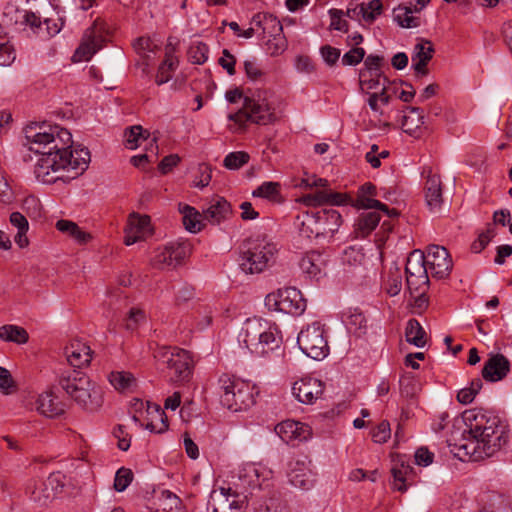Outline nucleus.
Wrapping results in <instances>:
<instances>
[{"label": "nucleus", "instance_id": "9d476101", "mask_svg": "<svg viewBox=\"0 0 512 512\" xmlns=\"http://www.w3.org/2000/svg\"><path fill=\"white\" fill-rule=\"evenodd\" d=\"M265 306L270 311L300 316L306 309V300L298 289L287 287L269 293L265 297Z\"/></svg>", "mask_w": 512, "mask_h": 512}, {"label": "nucleus", "instance_id": "39448f33", "mask_svg": "<svg viewBox=\"0 0 512 512\" xmlns=\"http://www.w3.org/2000/svg\"><path fill=\"white\" fill-rule=\"evenodd\" d=\"M218 394L221 404L233 412L246 410L255 403L250 383L228 374L219 377Z\"/></svg>", "mask_w": 512, "mask_h": 512}, {"label": "nucleus", "instance_id": "774afa93", "mask_svg": "<svg viewBox=\"0 0 512 512\" xmlns=\"http://www.w3.org/2000/svg\"><path fill=\"white\" fill-rule=\"evenodd\" d=\"M16 58V52L10 40L0 47V65L9 66L14 62Z\"/></svg>", "mask_w": 512, "mask_h": 512}, {"label": "nucleus", "instance_id": "c85d7f7f", "mask_svg": "<svg viewBox=\"0 0 512 512\" xmlns=\"http://www.w3.org/2000/svg\"><path fill=\"white\" fill-rule=\"evenodd\" d=\"M231 214L230 203L223 197H215L203 212V218L212 224H219Z\"/></svg>", "mask_w": 512, "mask_h": 512}, {"label": "nucleus", "instance_id": "dca6fc26", "mask_svg": "<svg viewBox=\"0 0 512 512\" xmlns=\"http://www.w3.org/2000/svg\"><path fill=\"white\" fill-rule=\"evenodd\" d=\"M433 277L443 279L447 277L452 270V259L448 250L443 246L430 245L425 255Z\"/></svg>", "mask_w": 512, "mask_h": 512}, {"label": "nucleus", "instance_id": "473e14b6", "mask_svg": "<svg viewBox=\"0 0 512 512\" xmlns=\"http://www.w3.org/2000/svg\"><path fill=\"white\" fill-rule=\"evenodd\" d=\"M9 221L13 227L17 229V233L14 237L15 243L20 248H25L29 245V239L27 232L29 230V223L26 217L20 212H13L10 214Z\"/></svg>", "mask_w": 512, "mask_h": 512}, {"label": "nucleus", "instance_id": "79ce46f5", "mask_svg": "<svg viewBox=\"0 0 512 512\" xmlns=\"http://www.w3.org/2000/svg\"><path fill=\"white\" fill-rule=\"evenodd\" d=\"M0 339L3 341L24 344L28 341L27 331L16 325H3L0 327Z\"/></svg>", "mask_w": 512, "mask_h": 512}, {"label": "nucleus", "instance_id": "6e6d98bb", "mask_svg": "<svg viewBox=\"0 0 512 512\" xmlns=\"http://www.w3.org/2000/svg\"><path fill=\"white\" fill-rule=\"evenodd\" d=\"M146 320L145 312L139 307H132L125 321L127 330L134 331Z\"/></svg>", "mask_w": 512, "mask_h": 512}, {"label": "nucleus", "instance_id": "412c9836", "mask_svg": "<svg viewBox=\"0 0 512 512\" xmlns=\"http://www.w3.org/2000/svg\"><path fill=\"white\" fill-rule=\"evenodd\" d=\"M151 234L150 217L147 215L132 214L125 229L124 242L130 246L144 240Z\"/></svg>", "mask_w": 512, "mask_h": 512}, {"label": "nucleus", "instance_id": "f704fd0d", "mask_svg": "<svg viewBox=\"0 0 512 512\" xmlns=\"http://www.w3.org/2000/svg\"><path fill=\"white\" fill-rule=\"evenodd\" d=\"M178 59L175 55H172V52L168 50L165 53V58L160 64L157 74L155 76V82L157 85H162L167 83L173 76V73L178 67Z\"/></svg>", "mask_w": 512, "mask_h": 512}, {"label": "nucleus", "instance_id": "603ef678", "mask_svg": "<svg viewBox=\"0 0 512 512\" xmlns=\"http://www.w3.org/2000/svg\"><path fill=\"white\" fill-rule=\"evenodd\" d=\"M412 468L409 465H405L402 463L400 466H394L392 468L393 475V486L396 490L400 492H405L407 490V485L405 482L407 481V477L409 473H411Z\"/></svg>", "mask_w": 512, "mask_h": 512}, {"label": "nucleus", "instance_id": "6e6552de", "mask_svg": "<svg viewBox=\"0 0 512 512\" xmlns=\"http://www.w3.org/2000/svg\"><path fill=\"white\" fill-rule=\"evenodd\" d=\"M154 358L168 369L170 380L182 383L189 380L192 374V359L188 351L176 347H159L154 352Z\"/></svg>", "mask_w": 512, "mask_h": 512}, {"label": "nucleus", "instance_id": "e433bc0d", "mask_svg": "<svg viewBox=\"0 0 512 512\" xmlns=\"http://www.w3.org/2000/svg\"><path fill=\"white\" fill-rule=\"evenodd\" d=\"M108 379L111 385L120 392L129 391L136 386V379L130 372L114 371L110 373Z\"/></svg>", "mask_w": 512, "mask_h": 512}, {"label": "nucleus", "instance_id": "680f3d73", "mask_svg": "<svg viewBox=\"0 0 512 512\" xmlns=\"http://www.w3.org/2000/svg\"><path fill=\"white\" fill-rule=\"evenodd\" d=\"M363 7L365 9L364 21L369 23L373 22L383 9L381 0H372L368 3L363 2Z\"/></svg>", "mask_w": 512, "mask_h": 512}, {"label": "nucleus", "instance_id": "2f4dec72", "mask_svg": "<svg viewBox=\"0 0 512 512\" xmlns=\"http://www.w3.org/2000/svg\"><path fill=\"white\" fill-rule=\"evenodd\" d=\"M427 333L418 320L409 319L405 327L406 341L417 348H423L427 343Z\"/></svg>", "mask_w": 512, "mask_h": 512}, {"label": "nucleus", "instance_id": "aec40b11", "mask_svg": "<svg viewBox=\"0 0 512 512\" xmlns=\"http://www.w3.org/2000/svg\"><path fill=\"white\" fill-rule=\"evenodd\" d=\"M323 383L316 378H302L292 386L295 398L304 404H313L323 393Z\"/></svg>", "mask_w": 512, "mask_h": 512}, {"label": "nucleus", "instance_id": "f257e3e1", "mask_svg": "<svg viewBox=\"0 0 512 512\" xmlns=\"http://www.w3.org/2000/svg\"><path fill=\"white\" fill-rule=\"evenodd\" d=\"M29 150L39 157L34 174L42 183L69 182L82 175L91 160L88 148L73 146L71 133L58 125L36 124L25 131Z\"/></svg>", "mask_w": 512, "mask_h": 512}, {"label": "nucleus", "instance_id": "2eb2a0df", "mask_svg": "<svg viewBox=\"0 0 512 512\" xmlns=\"http://www.w3.org/2000/svg\"><path fill=\"white\" fill-rule=\"evenodd\" d=\"M244 501L231 488L213 490L208 502L210 512H243Z\"/></svg>", "mask_w": 512, "mask_h": 512}, {"label": "nucleus", "instance_id": "ea45409f", "mask_svg": "<svg viewBox=\"0 0 512 512\" xmlns=\"http://www.w3.org/2000/svg\"><path fill=\"white\" fill-rule=\"evenodd\" d=\"M134 47L138 54H140L141 57L143 58L145 65L143 71L146 72L147 68L150 65V62L153 60L151 54H155V51L158 46L149 37H140L134 42Z\"/></svg>", "mask_w": 512, "mask_h": 512}, {"label": "nucleus", "instance_id": "bf43d9fd", "mask_svg": "<svg viewBox=\"0 0 512 512\" xmlns=\"http://www.w3.org/2000/svg\"><path fill=\"white\" fill-rule=\"evenodd\" d=\"M133 473L130 469L120 468L115 475L114 488L118 492L124 491L132 482Z\"/></svg>", "mask_w": 512, "mask_h": 512}, {"label": "nucleus", "instance_id": "f3484780", "mask_svg": "<svg viewBox=\"0 0 512 512\" xmlns=\"http://www.w3.org/2000/svg\"><path fill=\"white\" fill-rule=\"evenodd\" d=\"M272 472L265 467L248 463L239 470L238 478L244 488L252 490L269 487V480Z\"/></svg>", "mask_w": 512, "mask_h": 512}, {"label": "nucleus", "instance_id": "f8f14e48", "mask_svg": "<svg viewBox=\"0 0 512 512\" xmlns=\"http://www.w3.org/2000/svg\"><path fill=\"white\" fill-rule=\"evenodd\" d=\"M190 251L191 247L187 242H170L154 251L151 265L159 270L175 268L183 263Z\"/></svg>", "mask_w": 512, "mask_h": 512}, {"label": "nucleus", "instance_id": "ddd939ff", "mask_svg": "<svg viewBox=\"0 0 512 512\" xmlns=\"http://www.w3.org/2000/svg\"><path fill=\"white\" fill-rule=\"evenodd\" d=\"M63 484L60 474H52L47 481H33L27 486V493L35 503L46 506L53 500L58 492H61Z\"/></svg>", "mask_w": 512, "mask_h": 512}, {"label": "nucleus", "instance_id": "864d4df0", "mask_svg": "<svg viewBox=\"0 0 512 512\" xmlns=\"http://www.w3.org/2000/svg\"><path fill=\"white\" fill-rule=\"evenodd\" d=\"M125 146L128 149L134 150L139 147L141 141L146 140L144 136V130L141 126L136 125L126 129L125 134Z\"/></svg>", "mask_w": 512, "mask_h": 512}, {"label": "nucleus", "instance_id": "a878e982", "mask_svg": "<svg viewBox=\"0 0 512 512\" xmlns=\"http://www.w3.org/2000/svg\"><path fill=\"white\" fill-rule=\"evenodd\" d=\"M299 267L308 277L319 279L325 275L326 261L321 253L313 251L301 258Z\"/></svg>", "mask_w": 512, "mask_h": 512}, {"label": "nucleus", "instance_id": "8fccbe9b", "mask_svg": "<svg viewBox=\"0 0 512 512\" xmlns=\"http://www.w3.org/2000/svg\"><path fill=\"white\" fill-rule=\"evenodd\" d=\"M208 54V46L201 41L192 42L188 49V58L193 64H204L208 59Z\"/></svg>", "mask_w": 512, "mask_h": 512}, {"label": "nucleus", "instance_id": "0e129e2a", "mask_svg": "<svg viewBox=\"0 0 512 512\" xmlns=\"http://www.w3.org/2000/svg\"><path fill=\"white\" fill-rule=\"evenodd\" d=\"M363 60L364 68L361 71H368L375 75H380V73H382L381 66L384 61L382 56L370 54Z\"/></svg>", "mask_w": 512, "mask_h": 512}, {"label": "nucleus", "instance_id": "09e8293b", "mask_svg": "<svg viewBox=\"0 0 512 512\" xmlns=\"http://www.w3.org/2000/svg\"><path fill=\"white\" fill-rule=\"evenodd\" d=\"M15 22L22 25L29 26L33 31L41 28V16L30 10H15Z\"/></svg>", "mask_w": 512, "mask_h": 512}, {"label": "nucleus", "instance_id": "052dcab7", "mask_svg": "<svg viewBox=\"0 0 512 512\" xmlns=\"http://www.w3.org/2000/svg\"><path fill=\"white\" fill-rule=\"evenodd\" d=\"M299 201L307 207H311L312 209H317L318 206H321L326 203V191H318L313 194L303 195Z\"/></svg>", "mask_w": 512, "mask_h": 512}, {"label": "nucleus", "instance_id": "e2e57ef3", "mask_svg": "<svg viewBox=\"0 0 512 512\" xmlns=\"http://www.w3.org/2000/svg\"><path fill=\"white\" fill-rule=\"evenodd\" d=\"M365 54L366 52L363 48H352L343 55L342 64L346 66H355L363 61Z\"/></svg>", "mask_w": 512, "mask_h": 512}, {"label": "nucleus", "instance_id": "c756f323", "mask_svg": "<svg viewBox=\"0 0 512 512\" xmlns=\"http://www.w3.org/2000/svg\"><path fill=\"white\" fill-rule=\"evenodd\" d=\"M252 23L260 27L268 39L282 34L281 22L272 14L257 13L252 18Z\"/></svg>", "mask_w": 512, "mask_h": 512}, {"label": "nucleus", "instance_id": "b1692460", "mask_svg": "<svg viewBox=\"0 0 512 512\" xmlns=\"http://www.w3.org/2000/svg\"><path fill=\"white\" fill-rule=\"evenodd\" d=\"M318 224L316 209L300 212L294 221V225L298 229L299 235L307 239L320 237L321 229Z\"/></svg>", "mask_w": 512, "mask_h": 512}, {"label": "nucleus", "instance_id": "4468645a", "mask_svg": "<svg viewBox=\"0 0 512 512\" xmlns=\"http://www.w3.org/2000/svg\"><path fill=\"white\" fill-rule=\"evenodd\" d=\"M287 476L291 485L302 490L311 489L316 481L312 462L307 457L292 460L289 463Z\"/></svg>", "mask_w": 512, "mask_h": 512}, {"label": "nucleus", "instance_id": "13d9d810", "mask_svg": "<svg viewBox=\"0 0 512 512\" xmlns=\"http://www.w3.org/2000/svg\"><path fill=\"white\" fill-rule=\"evenodd\" d=\"M496 231L493 225H488L486 231L482 232L478 239L471 245V250L474 253H480L488 243L495 237Z\"/></svg>", "mask_w": 512, "mask_h": 512}, {"label": "nucleus", "instance_id": "423d86ee", "mask_svg": "<svg viewBox=\"0 0 512 512\" xmlns=\"http://www.w3.org/2000/svg\"><path fill=\"white\" fill-rule=\"evenodd\" d=\"M277 245L262 238L253 240L242 253L240 268L246 274H258L267 269L276 259Z\"/></svg>", "mask_w": 512, "mask_h": 512}, {"label": "nucleus", "instance_id": "cd10ccee", "mask_svg": "<svg viewBox=\"0 0 512 512\" xmlns=\"http://www.w3.org/2000/svg\"><path fill=\"white\" fill-rule=\"evenodd\" d=\"M36 409L46 417L54 418L64 412V406L58 397L50 392L40 394L36 401Z\"/></svg>", "mask_w": 512, "mask_h": 512}, {"label": "nucleus", "instance_id": "69168bd1", "mask_svg": "<svg viewBox=\"0 0 512 512\" xmlns=\"http://www.w3.org/2000/svg\"><path fill=\"white\" fill-rule=\"evenodd\" d=\"M329 15L331 18V23H330L331 29H334L337 31H342V32L348 31V24L345 20L342 19L343 15H344V12L342 10L330 9Z\"/></svg>", "mask_w": 512, "mask_h": 512}, {"label": "nucleus", "instance_id": "0eeeda50", "mask_svg": "<svg viewBox=\"0 0 512 512\" xmlns=\"http://www.w3.org/2000/svg\"><path fill=\"white\" fill-rule=\"evenodd\" d=\"M275 113L266 97L260 93L246 96L243 107L236 113L229 114L228 119L235 122L240 127H244L247 122L258 125H267L275 120Z\"/></svg>", "mask_w": 512, "mask_h": 512}, {"label": "nucleus", "instance_id": "7ed1b4c3", "mask_svg": "<svg viewBox=\"0 0 512 512\" xmlns=\"http://www.w3.org/2000/svg\"><path fill=\"white\" fill-rule=\"evenodd\" d=\"M59 385L76 405L88 413L99 411L103 405V390L80 370L62 373Z\"/></svg>", "mask_w": 512, "mask_h": 512}, {"label": "nucleus", "instance_id": "c03bdc74", "mask_svg": "<svg viewBox=\"0 0 512 512\" xmlns=\"http://www.w3.org/2000/svg\"><path fill=\"white\" fill-rule=\"evenodd\" d=\"M359 81L361 88L366 90H378L389 82L383 73L375 75L368 71H360Z\"/></svg>", "mask_w": 512, "mask_h": 512}, {"label": "nucleus", "instance_id": "3c124183", "mask_svg": "<svg viewBox=\"0 0 512 512\" xmlns=\"http://www.w3.org/2000/svg\"><path fill=\"white\" fill-rule=\"evenodd\" d=\"M483 383L480 378L471 381L469 387L461 389L457 394V400L462 404H470L482 389Z\"/></svg>", "mask_w": 512, "mask_h": 512}, {"label": "nucleus", "instance_id": "f03ea898", "mask_svg": "<svg viewBox=\"0 0 512 512\" xmlns=\"http://www.w3.org/2000/svg\"><path fill=\"white\" fill-rule=\"evenodd\" d=\"M453 428L457 431H452L447 442L459 458L468 456L472 461L483 460L495 455L509 441L507 424L484 409L466 410Z\"/></svg>", "mask_w": 512, "mask_h": 512}, {"label": "nucleus", "instance_id": "6ab92c4d", "mask_svg": "<svg viewBox=\"0 0 512 512\" xmlns=\"http://www.w3.org/2000/svg\"><path fill=\"white\" fill-rule=\"evenodd\" d=\"M510 371V361L501 353H490L482 369L484 380L495 383L503 380Z\"/></svg>", "mask_w": 512, "mask_h": 512}, {"label": "nucleus", "instance_id": "5fc2aeb1", "mask_svg": "<svg viewBox=\"0 0 512 512\" xmlns=\"http://www.w3.org/2000/svg\"><path fill=\"white\" fill-rule=\"evenodd\" d=\"M406 282L411 293H425L429 277L428 274H406Z\"/></svg>", "mask_w": 512, "mask_h": 512}, {"label": "nucleus", "instance_id": "393cba45", "mask_svg": "<svg viewBox=\"0 0 512 512\" xmlns=\"http://www.w3.org/2000/svg\"><path fill=\"white\" fill-rule=\"evenodd\" d=\"M65 356L72 367L82 368L90 363L92 350L86 343L75 340L66 346Z\"/></svg>", "mask_w": 512, "mask_h": 512}, {"label": "nucleus", "instance_id": "a18cd8bd", "mask_svg": "<svg viewBox=\"0 0 512 512\" xmlns=\"http://www.w3.org/2000/svg\"><path fill=\"white\" fill-rule=\"evenodd\" d=\"M483 507L480 512H502L508 504L506 499L497 493H488L482 498Z\"/></svg>", "mask_w": 512, "mask_h": 512}, {"label": "nucleus", "instance_id": "5701e85b", "mask_svg": "<svg viewBox=\"0 0 512 512\" xmlns=\"http://www.w3.org/2000/svg\"><path fill=\"white\" fill-rule=\"evenodd\" d=\"M424 190L429 210L433 213L439 212L443 204L442 182L438 175L432 174L431 170H429Z\"/></svg>", "mask_w": 512, "mask_h": 512}, {"label": "nucleus", "instance_id": "4be33fe9", "mask_svg": "<svg viewBox=\"0 0 512 512\" xmlns=\"http://www.w3.org/2000/svg\"><path fill=\"white\" fill-rule=\"evenodd\" d=\"M434 47L431 41L421 39L413 49L412 53V68L417 75H426L428 73L427 65L433 57Z\"/></svg>", "mask_w": 512, "mask_h": 512}, {"label": "nucleus", "instance_id": "4d7b16f0", "mask_svg": "<svg viewBox=\"0 0 512 512\" xmlns=\"http://www.w3.org/2000/svg\"><path fill=\"white\" fill-rule=\"evenodd\" d=\"M249 161V155L246 152H231L224 158V166L228 169H239Z\"/></svg>", "mask_w": 512, "mask_h": 512}, {"label": "nucleus", "instance_id": "bb28decb", "mask_svg": "<svg viewBox=\"0 0 512 512\" xmlns=\"http://www.w3.org/2000/svg\"><path fill=\"white\" fill-rule=\"evenodd\" d=\"M316 215L318 217V225L321 229L320 237L330 235L332 236L338 231L342 217L339 211L336 209H316Z\"/></svg>", "mask_w": 512, "mask_h": 512}, {"label": "nucleus", "instance_id": "37998d69", "mask_svg": "<svg viewBox=\"0 0 512 512\" xmlns=\"http://www.w3.org/2000/svg\"><path fill=\"white\" fill-rule=\"evenodd\" d=\"M55 227L58 231L73 237L78 243H85L90 238L89 234L82 231L79 226L71 220H58Z\"/></svg>", "mask_w": 512, "mask_h": 512}, {"label": "nucleus", "instance_id": "1a4fd4ad", "mask_svg": "<svg viewBox=\"0 0 512 512\" xmlns=\"http://www.w3.org/2000/svg\"><path fill=\"white\" fill-rule=\"evenodd\" d=\"M297 344L301 351L314 360H322L329 354V345L320 322H313L303 328L297 337Z\"/></svg>", "mask_w": 512, "mask_h": 512}, {"label": "nucleus", "instance_id": "72a5a7b5", "mask_svg": "<svg viewBox=\"0 0 512 512\" xmlns=\"http://www.w3.org/2000/svg\"><path fill=\"white\" fill-rule=\"evenodd\" d=\"M380 218L376 211L362 213L355 224L356 236L364 238L369 235L377 227Z\"/></svg>", "mask_w": 512, "mask_h": 512}, {"label": "nucleus", "instance_id": "c9c22d12", "mask_svg": "<svg viewBox=\"0 0 512 512\" xmlns=\"http://www.w3.org/2000/svg\"><path fill=\"white\" fill-rule=\"evenodd\" d=\"M179 211L183 215V224L188 231L196 233L202 229L203 214L186 204H180Z\"/></svg>", "mask_w": 512, "mask_h": 512}, {"label": "nucleus", "instance_id": "4c0bfd02", "mask_svg": "<svg viewBox=\"0 0 512 512\" xmlns=\"http://www.w3.org/2000/svg\"><path fill=\"white\" fill-rule=\"evenodd\" d=\"M393 19L403 28H415L420 25L419 17L413 16V9L407 6L394 8Z\"/></svg>", "mask_w": 512, "mask_h": 512}, {"label": "nucleus", "instance_id": "58836bf2", "mask_svg": "<svg viewBox=\"0 0 512 512\" xmlns=\"http://www.w3.org/2000/svg\"><path fill=\"white\" fill-rule=\"evenodd\" d=\"M425 255L420 250H414L407 258L406 274H428Z\"/></svg>", "mask_w": 512, "mask_h": 512}, {"label": "nucleus", "instance_id": "20e7f679", "mask_svg": "<svg viewBox=\"0 0 512 512\" xmlns=\"http://www.w3.org/2000/svg\"><path fill=\"white\" fill-rule=\"evenodd\" d=\"M239 340L252 354L264 357L280 348L282 334L275 323L254 317L244 322Z\"/></svg>", "mask_w": 512, "mask_h": 512}, {"label": "nucleus", "instance_id": "338daca9", "mask_svg": "<svg viewBox=\"0 0 512 512\" xmlns=\"http://www.w3.org/2000/svg\"><path fill=\"white\" fill-rule=\"evenodd\" d=\"M391 435L390 424L382 421L372 432V439L375 443H385Z\"/></svg>", "mask_w": 512, "mask_h": 512}, {"label": "nucleus", "instance_id": "a19ab883", "mask_svg": "<svg viewBox=\"0 0 512 512\" xmlns=\"http://www.w3.org/2000/svg\"><path fill=\"white\" fill-rule=\"evenodd\" d=\"M424 124L423 112L420 108L411 107L409 113L403 117L402 129L405 133L413 135Z\"/></svg>", "mask_w": 512, "mask_h": 512}, {"label": "nucleus", "instance_id": "a211bd4d", "mask_svg": "<svg viewBox=\"0 0 512 512\" xmlns=\"http://www.w3.org/2000/svg\"><path fill=\"white\" fill-rule=\"evenodd\" d=\"M275 432L284 442L292 445L294 442L306 441L312 435L309 425L294 420H285L277 424Z\"/></svg>", "mask_w": 512, "mask_h": 512}, {"label": "nucleus", "instance_id": "de8ad7c7", "mask_svg": "<svg viewBox=\"0 0 512 512\" xmlns=\"http://www.w3.org/2000/svg\"><path fill=\"white\" fill-rule=\"evenodd\" d=\"M252 195L270 201H278L280 199V184L278 182H264L252 192Z\"/></svg>", "mask_w": 512, "mask_h": 512}, {"label": "nucleus", "instance_id": "49530a36", "mask_svg": "<svg viewBox=\"0 0 512 512\" xmlns=\"http://www.w3.org/2000/svg\"><path fill=\"white\" fill-rule=\"evenodd\" d=\"M356 206L362 209H375L385 212L389 217L394 218L398 216L395 209H389L388 206L379 200L373 199L369 196H358Z\"/></svg>", "mask_w": 512, "mask_h": 512}, {"label": "nucleus", "instance_id": "9b49d317", "mask_svg": "<svg viewBox=\"0 0 512 512\" xmlns=\"http://www.w3.org/2000/svg\"><path fill=\"white\" fill-rule=\"evenodd\" d=\"M108 30L104 21L96 19L89 27L82 38L79 47L73 55L74 62L88 61L100 50L107 40Z\"/></svg>", "mask_w": 512, "mask_h": 512}, {"label": "nucleus", "instance_id": "7c9ffc66", "mask_svg": "<svg viewBox=\"0 0 512 512\" xmlns=\"http://www.w3.org/2000/svg\"><path fill=\"white\" fill-rule=\"evenodd\" d=\"M153 505V512H186L180 498L168 490L161 491Z\"/></svg>", "mask_w": 512, "mask_h": 512}]
</instances>
